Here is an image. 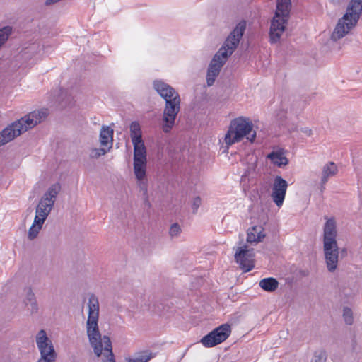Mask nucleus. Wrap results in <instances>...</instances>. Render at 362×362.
<instances>
[{"label":"nucleus","instance_id":"6","mask_svg":"<svg viewBox=\"0 0 362 362\" xmlns=\"http://www.w3.org/2000/svg\"><path fill=\"white\" fill-rule=\"evenodd\" d=\"M61 190V185L59 183H54L52 185L47 192L43 194L40 199L38 205L35 210V216L40 219L45 221L52 211L57 196Z\"/></svg>","mask_w":362,"mask_h":362},{"label":"nucleus","instance_id":"14","mask_svg":"<svg viewBox=\"0 0 362 362\" xmlns=\"http://www.w3.org/2000/svg\"><path fill=\"white\" fill-rule=\"evenodd\" d=\"M226 59L222 58L220 54H216L212 59L207 71L206 83L208 86L214 84L216 76L219 74L221 67Z\"/></svg>","mask_w":362,"mask_h":362},{"label":"nucleus","instance_id":"32","mask_svg":"<svg viewBox=\"0 0 362 362\" xmlns=\"http://www.w3.org/2000/svg\"><path fill=\"white\" fill-rule=\"evenodd\" d=\"M107 153V151L103 148H93L90 153V157L91 158H98L101 156L105 155Z\"/></svg>","mask_w":362,"mask_h":362},{"label":"nucleus","instance_id":"35","mask_svg":"<svg viewBox=\"0 0 362 362\" xmlns=\"http://www.w3.org/2000/svg\"><path fill=\"white\" fill-rule=\"evenodd\" d=\"M139 187L143 194H148L147 182L144 180H139Z\"/></svg>","mask_w":362,"mask_h":362},{"label":"nucleus","instance_id":"9","mask_svg":"<svg viewBox=\"0 0 362 362\" xmlns=\"http://www.w3.org/2000/svg\"><path fill=\"white\" fill-rule=\"evenodd\" d=\"M254 249H249L247 245L238 247L235 253V259L244 272L251 271L255 267Z\"/></svg>","mask_w":362,"mask_h":362},{"label":"nucleus","instance_id":"33","mask_svg":"<svg viewBox=\"0 0 362 362\" xmlns=\"http://www.w3.org/2000/svg\"><path fill=\"white\" fill-rule=\"evenodd\" d=\"M326 355L324 351L315 352L311 362H325Z\"/></svg>","mask_w":362,"mask_h":362},{"label":"nucleus","instance_id":"26","mask_svg":"<svg viewBox=\"0 0 362 362\" xmlns=\"http://www.w3.org/2000/svg\"><path fill=\"white\" fill-rule=\"evenodd\" d=\"M279 286L278 281L273 278L269 277L262 279L259 281V286L266 291L273 292Z\"/></svg>","mask_w":362,"mask_h":362},{"label":"nucleus","instance_id":"30","mask_svg":"<svg viewBox=\"0 0 362 362\" xmlns=\"http://www.w3.org/2000/svg\"><path fill=\"white\" fill-rule=\"evenodd\" d=\"M11 33V27H4L0 29V47L7 40L9 35Z\"/></svg>","mask_w":362,"mask_h":362},{"label":"nucleus","instance_id":"34","mask_svg":"<svg viewBox=\"0 0 362 362\" xmlns=\"http://www.w3.org/2000/svg\"><path fill=\"white\" fill-rule=\"evenodd\" d=\"M202 204V199L199 197H196L192 202V208L194 214H196Z\"/></svg>","mask_w":362,"mask_h":362},{"label":"nucleus","instance_id":"36","mask_svg":"<svg viewBox=\"0 0 362 362\" xmlns=\"http://www.w3.org/2000/svg\"><path fill=\"white\" fill-rule=\"evenodd\" d=\"M56 358H51L47 357H40L37 362H55Z\"/></svg>","mask_w":362,"mask_h":362},{"label":"nucleus","instance_id":"24","mask_svg":"<svg viewBox=\"0 0 362 362\" xmlns=\"http://www.w3.org/2000/svg\"><path fill=\"white\" fill-rule=\"evenodd\" d=\"M45 221L40 219L38 217H35L33 223L28 230V238L29 240H34L38 235L41 230Z\"/></svg>","mask_w":362,"mask_h":362},{"label":"nucleus","instance_id":"27","mask_svg":"<svg viewBox=\"0 0 362 362\" xmlns=\"http://www.w3.org/2000/svg\"><path fill=\"white\" fill-rule=\"evenodd\" d=\"M147 161H134V172L138 180H144L146 177Z\"/></svg>","mask_w":362,"mask_h":362},{"label":"nucleus","instance_id":"37","mask_svg":"<svg viewBox=\"0 0 362 362\" xmlns=\"http://www.w3.org/2000/svg\"><path fill=\"white\" fill-rule=\"evenodd\" d=\"M143 199H144V204L147 206L148 208L151 207V203L148 199V194H142Z\"/></svg>","mask_w":362,"mask_h":362},{"label":"nucleus","instance_id":"17","mask_svg":"<svg viewBox=\"0 0 362 362\" xmlns=\"http://www.w3.org/2000/svg\"><path fill=\"white\" fill-rule=\"evenodd\" d=\"M264 230L263 227L259 225L250 228L247 230V242L251 244L262 242L265 237Z\"/></svg>","mask_w":362,"mask_h":362},{"label":"nucleus","instance_id":"25","mask_svg":"<svg viewBox=\"0 0 362 362\" xmlns=\"http://www.w3.org/2000/svg\"><path fill=\"white\" fill-rule=\"evenodd\" d=\"M113 130L109 127L103 126L100 133V141L102 146H107L108 143L112 144Z\"/></svg>","mask_w":362,"mask_h":362},{"label":"nucleus","instance_id":"11","mask_svg":"<svg viewBox=\"0 0 362 362\" xmlns=\"http://www.w3.org/2000/svg\"><path fill=\"white\" fill-rule=\"evenodd\" d=\"M287 187V182L281 176H276L274 177L271 197L273 202L279 207L281 206L284 203Z\"/></svg>","mask_w":362,"mask_h":362},{"label":"nucleus","instance_id":"21","mask_svg":"<svg viewBox=\"0 0 362 362\" xmlns=\"http://www.w3.org/2000/svg\"><path fill=\"white\" fill-rule=\"evenodd\" d=\"M154 357L155 354L151 351L144 350L136 353L134 358H126V362H148Z\"/></svg>","mask_w":362,"mask_h":362},{"label":"nucleus","instance_id":"13","mask_svg":"<svg viewBox=\"0 0 362 362\" xmlns=\"http://www.w3.org/2000/svg\"><path fill=\"white\" fill-rule=\"evenodd\" d=\"M324 255L327 267L329 272H333L337 268L339 259V247L337 243L324 244Z\"/></svg>","mask_w":362,"mask_h":362},{"label":"nucleus","instance_id":"20","mask_svg":"<svg viewBox=\"0 0 362 362\" xmlns=\"http://www.w3.org/2000/svg\"><path fill=\"white\" fill-rule=\"evenodd\" d=\"M338 172L337 165L334 162H328L322 170V182L326 184L330 177L334 176Z\"/></svg>","mask_w":362,"mask_h":362},{"label":"nucleus","instance_id":"4","mask_svg":"<svg viewBox=\"0 0 362 362\" xmlns=\"http://www.w3.org/2000/svg\"><path fill=\"white\" fill-rule=\"evenodd\" d=\"M291 6V0H276V9L271 21L269 31L271 43L277 42L285 30Z\"/></svg>","mask_w":362,"mask_h":362},{"label":"nucleus","instance_id":"31","mask_svg":"<svg viewBox=\"0 0 362 362\" xmlns=\"http://www.w3.org/2000/svg\"><path fill=\"white\" fill-rule=\"evenodd\" d=\"M181 232V228L180 225L177 223H175L171 225L170 230H169V234L171 238L177 237Z\"/></svg>","mask_w":362,"mask_h":362},{"label":"nucleus","instance_id":"12","mask_svg":"<svg viewBox=\"0 0 362 362\" xmlns=\"http://www.w3.org/2000/svg\"><path fill=\"white\" fill-rule=\"evenodd\" d=\"M47 117L46 110H38L33 111L28 115L24 116L21 119H18L16 122L21 123L22 129V133L26 132L28 129L34 127L38 123H40L41 121Z\"/></svg>","mask_w":362,"mask_h":362},{"label":"nucleus","instance_id":"22","mask_svg":"<svg viewBox=\"0 0 362 362\" xmlns=\"http://www.w3.org/2000/svg\"><path fill=\"white\" fill-rule=\"evenodd\" d=\"M130 136L132 144L144 142L140 124L138 122H132L130 124Z\"/></svg>","mask_w":362,"mask_h":362},{"label":"nucleus","instance_id":"23","mask_svg":"<svg viewBox=\"0 0 362 362\" xmlns=\"http://www.w3.org/2000/svg\"><path fill=\"white\" fill-rule=\"evenodd\" d=\"M134 146V161L146 160V148L144 142L133 144Z\"/></svg>","mask_w":362,"mask_h":362},{"label":"nucleus","instance_id":"16","mask_svg":"<svg viewBox=\"0 0 362 362\" xmlns=\"http://www.w3.org/2000/svg\"><path fill=\"white\" fill-rule=\"evenodd\" d=\"M337 227L336 222L333 218L327 220L324 226L323 245L334 244L337 243Z\"/></svg>","mask_w":362,"mask_h":362},{"label":"nucleus","instance_id":"10","mask_svg":"<svg viewBox=\"0 0 362 362\" xmlns=\"http://www.w3.org/2000/svg\"><path fill=\"white\" fill-rule=\"evenodd\" d=\"M35 341L40 354V357L57 358V353L53 344L44 329H40L37 332L35 337Z\"/></svg>","mask_w":362,"mask_h":362},{"label":"nucleus","instance_id":"7","mask_svg":"<svg viewBox=\"0 0 362 362\" xmlns=\"http://www.w3.org/2000/svg\"><path fill=\"white\" fill-rule=\"evenodd\" d=\"M246 21H240L234 29L230 33L226 39L223 46L219 49L216 54H220L223 59H227L238 46L240 41L246 29Z\"/></svg>","mask_w":362,"mask_h":362},{"label":"nucleus","instance_id":"39","mask_svg":"<svg viewBox=\"0 0 362 362\" xmlns=\"http://www.w3.org/2000/svg\"><path fill=\"white\" fill-rule=\"evenodd\" d=\"M325 185L322 184V181L320 182V190L322 192L325 189Z\"/></svg>","mask_w":362,"mask_h":362},{"label":"nucleus","instance_id":"18","mask_svg":"<svg viewBox=\"0 0 362 362\" xmlns=\"http://www.w3.org/2000/svg\"><path fill=\"white\" fill-rule=\"evenodd\" d=\"M25 297L24 299V303L27 307H28V310L32 314L37 313L39 308L35 293L30 287L25 288Z\"/></svg>","mask_w":362,"mask_h":362},{"label":"nucleus","instance_id":"3","mask_svg":"<svg viewBox=\"0 0 362 362\" xmlns=\"http://www.w3.org/2000/svg\"><path fill=\"white\" fill-rule=\"evenodd\" d=\"M361 13L362 0H351L346 13L339 19L332 33L331 39L337 41L346 35L356 26Z\"/></svg>","mask_w":362,"mask_h":362},{"label":"nucleus","instance_id":"8","mask_svg":"<svg viewBox=\"0 0 362 362\" xmlns=\"http://www.w3.org/2000/svg\"><path fill=\"white\" fill-rule=\"evenodd\" d=\"M230 332V326L228 324H223L203 337L200 341L205 347H213L226 340Z\"/></svg>","mask_w":362,"mask_h":362},{"label":"nucleus","instance_id":"15","mask_svg":"<svg viewBox=\"0 0 362 362\" xmlns=\"http://www.w3.org/2000/svg\"><path fill=\"white\" fill-rule=\"evenodd\" d=\"M21 123L13 122L0 132V146L12 141L15 137L22 134Z\"/></svg>","mask_w":362,"mask_h":362},{"label":"nucleus","instance_id":"5","mask_svg":"<svg viewBox=\"0 0 362 362\" xmlns=\"http://www.w3.org/2000/svg\"><path fill=\"white\" fill-rule=\"evenodd\" d=\"M253 124L247 117H239L234 119L230 125L229 129L225 136V142L227 145H232L241 141L244 136L251 142L256 137L255 131H252Z\"/></svg>","mask_w":362,"mask_h":362},{"label":"nucleus","instance_id":"29","mask_svg":"<svg viewBox=\"0 0 362 362\" xmlns=\"http://www.w3.org/2000/svg\"><path fill=\"white\" fill-rule=\"evenodd\" d=\"M343 317L344 319L345 322L347 325H352L354 322L353 313L352 310L348 308L344 307L343 309Z\"/></svg>","mask_w":362,"mask_h":362},{"label":"nucleus","instance_id":"38","mask_svg":"<svg viewBox=\"0 0 362 362\" xmlns=\"http://www.w3.org/2000/svg\"><path fill=\"white\" fill-rule=\"evenodd\" d=\"M300 131L308 136L312 135V130L308 127L302 128Z\"/></svg>","mask_w":362,"mask_h":362},{"label":"nucleus","instance_id":"28","mask_svg":"<svg viewBox=\"0 0 362 362\" xmlns=\"http://www.w3.org/2000/svg\"><path fill=\"white\" fill-rule=\"evenodd\" d=\"M105 340V347L104 351H107V354L104 355V356L106 358L103 360V362H116L114 358V355L112 351V343L110 341V339L109 337H105L104 339Z\"/></svg>","mask_w":362,"mask_h":362},{"label":"nucleus","instance_id":"2","mask_svg":"<svg viewBox=\"0 0 362 362\" xmlns=\"http://www.w3.org/2000/svg\"><path fill=\"white\" fill-rule=\"evenodd\" d=\"M88 316L86 322L87 335L95 354L98 357L104 350L105 337H101L98 328L99 301L95 294H90L88 299Z\"/></svg>","mask_w":362,"mask_h":362},{"label":"nucleus","instance_id":"1","mask_svg":"<svg viewBox=\"0 0 362 362\" xmlns=\"http://www.w3.org/2000/svg\"><path fill=\"white\" fill-rule=\"evenodd\" d=\"M153 88L165 101L160 128L164 133L168 134L173 129L180 110V98L173 87L163 81H154Z\"/></svg>","mask_w":362,"mask_h":362},{"label":"nucleus","instance_id":"19","mask_svg":"<svg viewBox=\"0 0 362 362\" xmlns=\"http://www.w3.org/2000/svg\"><path fill=\"white\" fill-rule=\"evenodd\" d=\"M267 158L269 159L274 165L279 168L286 165L288 163V158L284 156L281 151H272L267 155Z\"/></svg>","mask_w":362,"mask_h":362}]
</instances>
